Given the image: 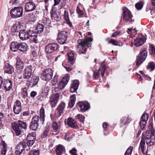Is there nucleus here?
Wrapping results in <instances>:
<instances>
[{
    "instance_id": "nucleus-1",
    "label": "nucleus",
    "mask_w": 155,
    "mask_h": 155,
    "mask_svg": "<svg viewBox=\"0 0 155 155\" xmlns=\"http://www.w3.org/2000/svg\"><path fill=\"white\" fill-rule=\"evenodd\" d=\"M92 41L93 39L90 37L86 39H79L78 40V43L79 44L78 48H80L78 51L79 54H85L87 48L91 46V42Z\"/></svg>"
},
{
    "instance_id": "nucleus-2",
    "label": "nucleus",
    "mask_w": 155,
    "mask_h": 155,
    "mask_svg": "<svg viewBox=\"0 0 155 155\" xmlns=\"http://www.w3.org/2000/svg\"><path fill=\"white\" fill-rule=\"evenodd\" d=\"M18 124L14 122L12 124V127L17 136L20 135L21 132L20 127L24 129H26L27 127L26 122L20 120H18Z\"/></svg>"
},
{
    "instance_id": "nucleus-3",
    "label": "nucleus",
    "mask_w": 155,
    "mask_h": 155,
    "mask_svg": "<svg viewBox=\"0 0 155 155\" xmlns=\"http://www.w3.org/2000/svg\"><path fill=\"white\" fill-rule=\"evenodd\" d=\"M65 107V103L64 102H61L55 110L54 115L52 114H51V119L55 120L60 117L63 113V111Z\"/></svg>"
},
{
    "instance_id": "nucleus-4",
    "label": "nucleus",
    "mask_w": 155,
    "mask_h": 155,
    "mask_svg": "<svg viewBox=\"0 0 155 155\" xmlns=\"http://www.w3.org/2000/svg\"><path fill=\"white\" fill-rule=\"evenodd\" d=\"M35 69L34 66L30 65L26 66L23 71V78L26 79L29 78L34 72Z\"/></svg>"
},
{
    "instance_id": "nucleus-5",
    "label": "nucleus",
    "mask_w": 155,
    "mask_h": 155,
    "mask_svg": "<svg viewBox=\"0 0 155 155\" xmlns=\"http://www.w3.org/2000/svg\"><path fill=\"white\" fill-rule=\"evenodd\" d=\"M147 52L145 50H140V52L138 55L136 61V65L139 66L143 62L147 56Z\"/></svg>"
},
{
    "instance_id": "nucleus-6",
    "label": "nucleus",
    "mask_w": 155,
    "mask_h": 155,
    "mask_svg": "<svg viewBox=\"0 0 155 155\" xmlns=\"http://www.w3.org/2000/svg\"><path fill=\"white\" fill-rule=\"evenodd\" d=\"M23 8L21 7H15L10 12L11 16L14 18L21 17L23 15Z\"/></svg>"
},
{
    "instance_id": "nucleus-7",
    "label": "nucleus",
    "mask_w": 155,
    "mask_h": 155,
    "mask_svg": "<svg viewBox=\"0 0 155 155\" xmlns=\"http://www.w3.org/2000/svg\"><path fill=\"white\" fill-rule=\"evenodd\" d=\"M53 76L52 70L50 68H48L44 71L41 75V78L45 81H49Z\"/></svg>"
},
{
    "instance_id": "nucleus-8",
    "label": "nucleus",
    "mask_w": 155,
    "mask_h": 155,
    "mask_svg": "<svg viewBox=\"0 0 155 155\" xmlns=\"http://www.w3.org/2000/svg\"><path fill=\"white\" fill-rule=\"evenodd\" d=\"M58 45L55 43L48 44L45 47V50L46 53H51L56 51L58 48Z\"/></svg>"
},
{
    "instance_id": "nucleus-9",
    "label": "nucleus",
    "mask_w": 155,
    "mask_h": 155,
    "mask_svg": "<svg viewBox=\"0 0 155 155\" xmlns=\"http://www.w3.org/2000/svg\"><path fill=\"white\" fill-rule=\"evenodd\" d=\"M153 133V131L151 130V133L147 136L145 139L146 143L150 146L153 145L155 142V135Z\"/></svg>"
},
{
    "instance_id": "nucleus-10",
    "label": "nucleus",
    "mask_w": 155,
    "mask_h": 155,
    "mask_svg": "<svg viewBox=\"0 0 155 155\" xmlns=\"http://www.w3.org/2000/svg\"><path fill=\"white\" fill-rule=\"evenodd\" d=\"M29 38V39L33 41L35 43H37L39 42L38 38V32L36 30L34 29H31L28 31Z\"/></svg>"
},
{
    "instance_id": "nucleus-11",
    "label": "nucleus",
    "mask_w": 155,
    "mask_h": 155,
    "mask_svg": "<svg viewBox=\"0 0 155 155\" xmlns=\"http://www.w3.org/2000/svg\"><path fill=\"white\" fill-rule=\"evenodd\" d=\"M59 94L58 93L52 94L50 97L49 103L52 107H54L56 105L58 101Z\"/></svg>"
},
{
    "instance_id": "nucleus-12",
    "label": "nucleus",
    "mask_w": 155,
    "mask_h": 155,
    "mask_svg": "<svg viewBox=\"0 0 155 155\" xmlns=\"http://www.w3.org/2000/svg\"><path fill=\"white\" fill-rule=\"evenodd\" d=\"M106 69L105 65L104 64L101 65L98 71H97L94 72V78L95 79H97L99 78L100 74L101 73L102 77L104 76L105 71Z\"/></svg>"
},
{
    "instance_id": "nucleus-13",
    "label": "nucleus",
    "mask_w": 155,
    "mask_h": 155,
    "mask_svg": "<svg viewBox=\"0 0 155 155\" xmlns=\"http://www.w3.org/2000/svg\"><path fill=\"white\" fill-rule=\"evenodd\" d=\"M67 38V34L65 31H61L58 36V42L60 44L64 43Z\"/></svg>"
},
{
    "instance_id": "nucleus-14",
    "label": "nucleus",
    "mask_w": 155,
    "mask_h": 155,
    "mask_svg": "<svg viewBox=\"0 0 155 155\" xmlns=\"http://www.w3.org/2000/svg\"><path fill=\"white\" fill-rule=\"evenodd\" d=\"M69 76L66 74L58 84V87L60 89L63 88L66 85L69 80Z\"/></svg>"
},
{
    "instance_id": "nucleus-15",
    "label": "nucleus",
    "mask_w": 155,
    "mask_h": 155,
    "mask_svg": "<svg viewBox=\"0 0 155 155\" xmlns=\"http://www.w3.org/2000/svg\"><path fill=\"white\" fill-rule=\"evenodd\" d=\"M16 69L17 72L20 74L22 72L23 69L24 63L20 58L18 57L16 58Z\"/></svg>"
},
{
    "instance_id": "nucleus-16",
    "label": "nucleus",
    "mask_w": 155,
    "mask_h": 155,
    "mask_svg": "<svg viewBox=\"0 0 155 155\" xmlns=\"http://www.w3.org/2000/svg\"><path fill=\"white\" fill-rule=\"evenodd\" d=\"M36 8L35 4L32 2H29L25 4V9L26 12H28L34 10Z\"/></svg>"
},
{
    "instance_id": "nucleus-17",
    "label": "nucleus",
    "mask_w": 155,
    "mask_h": 155,
    "mask_svg": "<svg viewBox=\"0 0 155 155\" xmlns=\"http://www.w3.org/2000/svg\"><path fill=\"white\" fill-rule=\"evenodd\" d=\"M21 110V105L20 101L17 100L15 102L13 107V111L16 114H18Z\"/></svg>"
},
{
    "instance_id": "nucleus-18",
    "label": "nucleus",
    "mask_w": 155,
    "mask_h": 155,
    "mask_svg": "<svg viewBox=\"0 0 155 155\" xmlns=\"http://www.w3.org/2000/svg\"><path fill=\"white\" fill-rule=\"evenodd\" d=\"M148 119V115L147 114L144 113L141 117L140 125L141 128L143 130L146 125Z\"/></svg>"
},
{
    "instance_id": "nucleus-19",
    "label": "nucleus",
    "mask_w": 155,
    "mask_h": 155,
    "mask_svg": "<svg viewBox=\"0 0 155 155\" xmlns=\"http://www.w3.org/2000/svg\"><path fill=\"white\" fill-rule=\"evenodd\" d=\"M78 104L81 108V110L82 111L85 112L90 107L89 104L87 102L80 101L79 102Z\"/></svg>"
},
{
    "instance_id": "nucleus-20",
    "label": "nucleus",
    "mask_w": 155,
    "mask_h": 155,
    "mask_svg": "<svg viewBox=\"0 0 155 155\" xmlns=\"http://www.w3.org/2000/svg\"><path fill=\"white\" fill-rule=\"evenodd\" d=\"M123 16L124 19L128 21L132 17L130 11L127 8H124L123 10Z\"/></svg>"
},
{
    "instance_id": "nucleus-21",
    "label": "nucleus",
    "mask_w": 155,
    "mask_h": 155,
    "mask_svg": "<svg viewBox=\"0 0 155 155\" xmlns=\"http://www.w3.org/2000/svg\"><path fill=\"white\" fill-rule=\"evenodd\" d=\"M4 72L8 74H11L14 71L13 67L8 63H5L3 68Z\"/></svg>"
},
{
    "instance_id": "nucleus-22",
    "label": "nucleus",
    "mask_w": 155,
    "mask_h": 155,
    "mask_svg": "<svg viewBox=\"0 0 155 155\" xmlns=\"http://www.w3.org/2000/svg\"><path fill=\"white\" fill-rule=\"evenodd\" d=\"M19 35L20 38L22 40L29 39L28 31L25 30H21L20 31Z\"/></svg>"
},
{
    "instance_id": "nucleus-23",
    "label": "nucleus",
    "mask_w": 155,
    "mask_h": 155,
    "mask_svg": "<svg viewBox=\"0 0 155 155\" xmlns=\"http://www.w3.org/2000/svg\"><path fill=\"white\" fill-rule=\"evenodd\" d=\"M39 80V78L38 76H32L30 80H29L28 82L30 85L31 87H33L37 84Z\"/></svg>"
},
{
    "instance_id": "nucleus-24",
    "label": "nucleus",
    "mask_w": 155,
    "mask_h": 155,
    "mask_svg": "<svg viewBox=\"0 0 155 155\" xmlns=\"http://www.w3.org/2000/svg\"><path fill=\"white\" fill-rule=\"evenodd\" d=\"M12 81L9 80H6L4 82L3 87L6 91L10 90L12 87Z\"/></svg>"
},
{
    "instance_id": "nucleus-25",
    "label": "nucleus",
    "mask_w": 155,
    "mask_h": 155,
    "mask_svg": "<svg viewBox=\"0 0 155 155\" xmlns=\"http://www.w3.org/2000/svg\"><path fill=\"white\" fill-rule=\"evenodd\" d=\"M67 55L69 61L71 65H73L74 64L75 60L74 59L75 54L73 51L71 50L69 51L67 53Z\"/></svg>"
},
{
    "instance_id": "nucleus-26",
    "label": "nucleus",
    "mask_w": 155,
    "mask_h": 155,
    "mask_svg": "<svg viewBox=\"0 0 155 155\" xmlns=\"http://www.w3.org/2000/svg\"><path fill=\"white\" fill-rule=\"evenodd\" d=\"M67 124L69 126L74 129L77 128L78 127V125L75 120L71 117L68 118Z\"/></svg>"
},
{
    "instance_id": "nucleus-27",
    "label": "nucleus",
    "mask_w": 155,
    "mask_h": 155,
    "mask_svg": "<svg viewBox=\"0 0 155 155\" xmlns=\"http://www.w3.org/2000/svg\"><path fill=\"white\" fill-rule=\"evenodd\" d=\"M145 40L143 37L137 38L134 41V45L136 47L140 46L143 44Z\"/></svg>"
},
{
    "instance_id": "nucleus-28",
    "label": "nucleus",
    "mask_w": 155,
    "mask_h": 155,
    "mask_svg": "<svg viewBox=\"0 0 155 155\" xmlns=\"http://www.w3.org/2000/svg\"><path fill=\"white\" fill-rule=\"evenodd\" d=\"M19 43L17 42H12L10 45V49L13 51H16L19 49Z\"/></svg>"
},
{
    "instance_id": "nucleus-29",
    "label": "nucleus",
    "mask_w": 155,
    "mask_h": 155,
    "mask_svg": "<svg viewBox=\"0 0 155 155\" xmlns=\"http://www.w3.org/2000/svg\"><path fill=\"white\" fill-rule=\"evenodd\" d=\"M28 49L27 44L25 43H19V50L23 52L27 51Z\"/></svg>"
},
{
    "instance_id": "nucleus-30",
    "label": "nucleus",
    "mask_w": 155,
    "mask_h": 155,
    "mask_svg": "<svg viewBox=\"0 0 155 155\" xmlns=\"http://www.w3.org/2000/svg\"><path fill=\"white\" fill-rule=\"evenodd\" d=\"M63 16L64 19L66 20L67 24L70 27H72V25L71 23L70 22L68 12L67 11L65 10L64 12Z\"/></svg>"
},
{
    "instance_id": "nucleus-31",
    "label": "nucleus",
    "mask_w": 155,
    "mask_h": 155,
    "mask_svg": "<svg viewBox=\"0 0 155 155\" xmlns=\"http://www.w3.org/2000/svg\"><path fill=\"white\" fill-rule=\"evenodd\" d=\"M2 150L0 155H5L6 152L7 146L4 141H2L1 143Z\"/></svg>"
},
{
    "instance_id": "nucleus-32",
    "label": "nucleus",
    "mask_w": 155,
    "mask_h": 155,
    "mask_svg": "<svg viewBox=\"0 0 155 155\" xmlns=\"http://www.w3.org/2000/svg\"><path fill=\"white\" fill-rule=\"evenodd\" d=\"M131 120L129 117L126 118L123 117L121 118L120 121V127H122L130 122Z\"/></svg>"
},
{
    "instance_id": "nucleus-33",
    "label": "nucleus",
    "mask_w": 155,
    "mask_h": 155,
    "mask_svg": "<svg viewBox=\"0 0 155 155\" xmlns=\"http://www.w3.org/2000/svg\"><path fill=\"white\" fill-rule=\"evenodd\" d=\"M139 148L141 149V150L143 154H145V150L146 148L145 144V140L143 138H142L141 139L140 143Z\"/></svg>"
},
{
    "instance_id": "nucleus-34",
    "label": "nucleus",
    "mask_w": 155,
    "mask_h": 155,
    "mask_svg": "<svg viewBox=\"0 0 155 155\" xmlns=\"http://www.w3.org/2000/svg\"><path fill=\"white\" fill-rule=\"evenodd\" d=\"M26 147V143L23 141L19 143L16 146L15 149H18L21 151H23L24 149Z\"/></svg>"
},
{
    "instance_id": "nucleus-35",
    "label": "nucleus",
    "mask_w": 155,
    "mask_h": 155,
    "mask_svg": "<svg viewBox=\"0 0 155 155\" xmlns=\"http://www.w3.org/2000/svg\"><path fill=\"white\" fill-rule=\"evenodd\" d=\"M76 100L75 95V94H73L71 95L70 97V101L69 103V106L72 108L74 106Z\"/></svg>"
},
{
    "instance_id": "nucleus-36",
    "label": "nucleus",
    "mask_w": 155,
    "mask_h": 155,
    "mask_svg": "<svg viewBox=\"0 0 155 155\" xmlns=\"http://www.w3.org/2000/svg\"><path fill=\"white\" fill-rule=\"evenodd\" d=\"M40 121L42 124H43L45 120V110L43 108H41L40 111Z\"/></svg>"
},
{
    "instance_id": "nucleus-37",
    "label": "nucleus",
    "mask_w": 155,
    "mask_h": 155,
    "mask_svg": "<svg viewBox=\"0 0 155 155\" xmlns=\"http://www.w3.org/2000/svg\"><path fill=\"white\" fill-rule=\"evenodd\" d=\"M21 94L24 99L27 98L28 96V94L27 89L26 87H24L21 89Z\"/></svg>"
},
{
    "instance_id": "nucleus-38",
    "label": "nucleus",
    "mask_w": 155,
    "mask_h": 155,
    "mask_svg": "<svg viewBox=\"0 0 155 155\" xmlns=\"http://www.w3.org/2000/svg\"><path fill=\"white\" fill-rule=\"evenodd\" d=\"M108 42L109 43H112L113 45L115 46H122V43L119 41H117L113 39H111Z\"/></svg>"
},
{
    "instance_id": "nucleus-39",
    "label": "nucleus",
    "mask_w": 155,
    "mask_h": 155,
    "mask_svg": "<svg viewBox=\"0 0 155 155\" xmlns=\"http://www.w3.org/2000/svg\"><path fill=\"white\" fill-rule=\"evenodd\" d=\"M64 150V147L61 145H58L56 148V152L58 155H60L63 153Z\"/></svg>"
},
{
    "instance_id": "nucleus-40",
    "label": "nucleus",
    "mask_w": 155,
    "mask_h": 155,
    "mask_svg": "<svg viewBox=\"0 0 155 155\" xmlns=\"http://www.w3.org/2000/svg\"><path fill=\"white\" fill-rule=\"evenodd\" d=\"M36 138L35 133V132L29 134L27 137V140H31L32 141H35Z\"/></svg>"
},
{
    "instance_id": "nucleus-41",
    "label": "nucleus",
    "mask_w": 155,
    "mask_h": 155,
    "mask_svg": "<svg viewBox=\"0 0 155 155\" xmlns=\"http://www.w3.org/2000/svg\"><path fill=\"white\" fill-rule=\"evenodd\" d=\"M49 130V127H46L43 132L42 133L41 137L42 138H45L47 137Z\"/></svg>"
},
{
    "instance_id": "nucleus-42",
    "label": "nucleus",
    "mask_w": 155,
    "mask_h": 155,
    "mask_svg": "<svg viewBox=\"0 0 155 155\" xmlns=\"http://www.w3.org/2000/svg\"><path fill=\"white\" fill-rule=\"evenodd\" d=\"M11 31L13 35H16V33L18 31V28L17 27L16 25H14L12 26Z\"/></svg>"
},
{
    "instance_id": "nucleus-43",
    "label": "nucleus",
    "mask_w": 155,
    "mask_h": 155,
    "mask_svg": "<svg viewBox=\"0 0 155 155\" xmlns=\"http://www.w3.org/2000/svg\"><path fill=\"white\" fill-rule=\"evenodd\" d=\"M37 31L39 33H41L43 30L44 26L42 24H38L36 27Z\"/></svg>"
},
{
    "instance_id": "nucleus-44",
    "label": "nucleus",
    "mask_w": 155,
    "mask_h": 155,
    "mask_svg": "<svg viewBox=\"0 0 155 155\" xmlns=\"http://www.w3.org/2000/svg\"><path fill=\"white\" fill-rule=\"evenodd\" d=\"M155 64L153 62L149 63L147 67V68L150 71H152L154 69Z\"/></svg>"
},
{
    "instance_id": "nucleus-45",
    "label": "nucleus",
    "mask_w": 155,
    "mask_h": 155,
    "mask_svg": "<svg viewBox=\"0 0 155 155\" xmlns=\"http://www.w3.org/2000/svg\"><path fill=\"white\" fill-rule=\"evenodd\" d=\"M59 124L56 122H53L52 127L54 130L57 131L59 128Z\"/></svg>"
},
{
    "instance_id": "nucleus-46",
    "label": "nucleus",
    "mask_w": 155,
    "mask_h": 155,
    "mask_svg": "<svg viewBox=\"0 0 155 155\" xmlns=\"http://www.w3.org/2000/svg\"><path fill=\"white\" fill-rule=\"evenodd\" d=\"M51 14L53 20L56 21L58 20L59 17L56 12L53 11L51 12Z\"/></svg>"
},
{
    "instance_id": "nucleus-47",
    "label": "nucleus",
    "mask_w": 155,
    "mask_h": 155,
    "mask_svg": "<svg viewBox=\"0 0 155 155\" xmlns=\"http://www.w3.org/2000/svg\"><path fill=\"white\" fill-rule=\"evenodd\" d=\"M76 12L79 17H81L83 16L84 14L82 10L80 9L78 6L77 7Z\"/></svg>"
},
{
    "instance_id": "nucleus-48",
    "label": "nucleus",
    "mask_w": 155,
    "mask_h": 155,
    "mask_svg": "<svg viewBox=\"0 0 155 155\" xmlns=\"http://www.w3.org/2000/svg\"><path fill=\"white\" fill-rule=\"evenodd\" d=\"M133 150V147H130L126 151L124 155H131Z\"/></svg>"
},
{
    "instance_id": "nucleus-49",
    "label": "nucleus",
    "mask_w": 155,
    "mask_h": 155,
    "mask_svg": "<svg viewBox=\"0 0 155 155\" xmlns=\"http://www.w3.org/2000/svg\"><path fill=\"white\" fill-rule=\"evenodd\" d=\"M39 121V117L38 116H35L33 117L32 118L31 122L32 123H36L38 124Z\"/></svg>"
},
{
    "instance_id": "nucleus-50",
    "label": "nucleus",
    "mask_w": 155,
    "mask_h": 155,
    "mask_svg": "<svg viewBox=\"0 0 155 155\" xmlns=\"http://www.w3.org/2000/svg\"><path fill=\"white\" fill-rule=\"evenodd\" d=\"M149 52L150 54H154L155 53V48L151 45L149 46Z\"/></svg>"
},
{
    "instance_id": "nucleus-51",
    "label": "nucleus",
    "mask_w": 155,
    "mask_h": 155,
    "mask_svg": "<svg viewBox=\"0 0 155 155\" xmlns=\"http://www.w3.org/2000/svg\"><path fill=\"white\" fill-rule=\"evenodd\" d=\"M143 6V3L142 2H138L136 3L135 5L136 8L138 10L141 9Z\"/></svg>"
},
{
    "instance_id": "nucleus-52",
    "label": "nucleus",
    "mask_w": 155,
    "mask_h": 155,
    "mask_svg": "<svg viewBox=\"0 0 155 155\" xmlns=\"http://www.w3.org/2000/svg\"><path fill=\"white\" fill-rule=\"evenodd\" d=\"M38 124L36 123H32L31 122L30 128L33 130H36L38 128Z\"/></svg>"
},
{
    "instance_id": "nucleus-53",
    "label": "nucleus",
    "mask_w": 155,
    "mask_h": 155,
    "mask_svg": "<svg viewBox=\"0 0 155 155\" xmlns=\"http://www.w3.org/2000/svg\"><path fill=\"white\" fill-rule=\"evenodd\" d=\"M29 16L32 21H34L36 20L37 17V15L33 13L30 14L29 15Z\"/></svg>"
},
{
    "instance_id": "nucleus-54",
    "label": "nucleus",
    "mask_w": 155,
    "mask_h": 155,
    "mask_svg": "<svg viewBox=\"0 0 155 155\" xmlns=\"http://www.w3.org/2000/svg\"><path fill=\"white\" fill-rule=\"evenodd\" d=\"M58 76L55 75L51 81V84L52 86H54L58 82Z\"/></svg>"
},
{
    "instance_id": "nucleus-55",
    "label": "nucleus",
    "mask_w": 155,
    "mask_h": 155,
    "mask_svg": "<svg viewBox=\"0 0 155 155\" xmlns=\"http://www.w3.org/2000/svg\"><path fill=\"white\" fill-rule=\"evenodd\" d=\"M77 118L81 122H84V121L85 117L81 114H78L77 115Z\"/></svg>"
},
{
    "instance_id": "nucleus-56",
    "label": "nucleus",
    "mask_w": 155,
    "mask_h": 155,
    "mask_svg": "<svg viewBox=\"0 0 155 155\" xmlns=\"http://www.w3.org/2000/svg\"><path fill=\"white\" fill-rule=\"evenodd\" d=\"M79 84V82L78 81L75 80L73 81L72 83V84L71 86L78 89Z\"/></svg>"
},
{
    "instance_id": "nucleus-57",
    "label": "nucleus",
    "mask_w": 155,
    "mask_h": 155,
    "mask_svg": "<svg viewBox=\"0 0 155 155\" xmlns=\"http://www.w3.org/2000/svg\"><path fill=\"white\" fill-rule=\"evenodd\" d=\"M29 155H38V150H31Z\"/></svg>"
},
{
    "instance_id": "nucleus-58",
    "label": "nucleus",
    "mask_w": 155,
    "mask_h": 155,
    "mask_svg": "<svg viewBox=\"0 0 155 155\" xmlns=\"http://www.w3.org/2000/svg\"><path fill=\"white\" fill-rule=\"evenodd\" d=\"M102 126L104 129L105 130H107L109 127V125L106 122H104L102 124Z\"/></svg>"
},
{
    "instance_id": "nucleus-59",
    "label": "nucleus",
    "mask_w": 155,
    "mask_h": 155,
    "mask_svg": "<svg viewBox=\"0 0 155 155\" xmlns=\"http://www.w3.org/2000/svg\"><path fill=\"white\" fill-rule=\"evenodd\" d=\"M77 152V150L74 148H73L71 150H70V153L71 155H77L76 153Z\"/></svg>"
},
{
    "instance_id": "nucleus-60",
    "label": "nucleus",
    "mask_w": 155,
    "mask_h": 155,
    "mask_svg": "<svg viewBox=\"0 0 155 155\" xmlns=\"http://www.w3.org/2000/svg\"><path fill=\"white\" fill-rule=\"evenodd\" d=\"M49 88L48 87H45L43 90L42 92L43 93H45V95H47L48 93Z\"/></svg>"
},
{
    "instance_id": "nucleus-61",
    "label": "nucleus",
    "mask_w": 155,
    "mask_h": 155,
    "mask_svg": "<svg viewBox=\"0 0 155 155\" xmlns=\"http://www.w3.org/2000/svg\"><path fill=\"white\" fill-rule=\"evenodd\" d=\"M34 142L35 141H32L31 140H27V144L28 147H31L33 145Z\"/></svg>"
},
{
    "instance_id": "nucleus-62",
    "label": "nucleus",
    "mask_w": 155,
    "mask_h": 155,
    "mask_svg": "<svg viewBox=\"0 0 155 155\" xmlns=\"http://www.w3.org/2000/svg\"><path fill=\"white\" fill-rule=\"evenodd\" d=\"M15 153L16 155H20L23 152V151H21L18 149H15Z\"/></svg>"
},
{
    "instance_id": "nucleus-63",
    "label": "nucleus",
    "mask_w": 155,
    "mask_h": 155,
    "mask_svg": "<svg viewBox=\"0 0 155 155\" xmlns=\"http://www.w3.org/2000/svg\"><path fill=\"white\" fill-rule=\"evenodd\" d=\"M64 138L65 140H70L71 137L69 134H65Z\"/></svg>"
},
{
    "instance_id": "nucleus-64",
    "label": "nucleus",
    "mask_w": 155,
    "mask_h": 155,
    "mask_svg": "<svg viewBox=\"0 0 155 155\" xmlns=\"http://www.w3.org/2000/svg\"><path fill=\"white\" fill-rule=\"evenodd\" d=\"M37 93L36 91H32L30 94V96L32 97H34L37 95Z\"/></svg>"
}]
</instances>
